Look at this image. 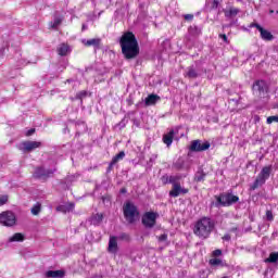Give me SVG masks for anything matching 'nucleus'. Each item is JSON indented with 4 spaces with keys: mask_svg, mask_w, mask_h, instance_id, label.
<instances>
[{
    "mask_svg": "<svg viewBox=\"0 0 278 278\" xmlns=\"http://www.w3.org/2000/svg\"><path fill=\"white\" fill-rule=\"evenodd\" d=\"M122 47V53L126 60H134L140 54V46H138V39L131 31L125 33L119 40Z\"/></svg>",
    "mask_w": 278,
    "mask_h": 278,
    "instance_id": "1",
    "label": "nucleus"
},
{
    "mask_svg": "<svg viewBox=\"0 0 278 278\" xmlns=\"http://www.w3.org/2000/svg\"><path fill=\"white\" fill-rule=\"evenodd\" d=\"M212 231H214V222L210 217H202L195 223L193 228L194 236H198L202 240H206Z\"/></svg>",
    "mask_w": 278,
    "mask_h": 278,
    "instance_id": "2",
    "label": "nucleus"
},
{
    "mask_svg": "<svg viewBox=\"0 0 278 278\" xmlns=\"http://www.w3.org/2000/svg\"><path fill=\"white\" fill-rule=\"evenodd\" d=\"M215 207H231V205L240 201V198L235 195L233 191L222 192L219 195H215Z\"/></svg>",
    "mask_w": 278,
    "mask_h": 278,
    "instance_id": "3",
    "label": "nucleus"
},
{
    "mask_svg": "<svg viewBox=\"0 0 278 278\" xmlns=\"http://www.w3.org/2000/svg\"><path fill=\"white\" fill-rule=\"evenodd\" d=\"M273 173V165L265 166L261 169L255 181L251 186V190H257L261 186H264L268 179H270V174Z\"/></svg>",
    "mask_w": 278,
    "mask_h": 278,
    "instance_id": "4",
    "label": "nucleus"
},
{
    "mask_svg": "<svg viewBox=\"0 0 278 278\" xmlns=\"http://www.w3.org/2000/svg\"><path fill=\"white\" fill-rule=\"evenodd\" d=\"M123 212H124V217L127 220V223H129V225H134L136 223V218L140 216V212H138V206H136L131 202H127L124 205Z\"/></svg>",
    "mask_w": 278,
    "mask_h": 278,
    "instance_id": "5",
    "label": "nucleus"
},
{
    "mask_svg": "<svg viewBox=\"0 0 278 278\" xmlns=\"http://www.w3.org/2000/svg\"><path fill=\"white\" fill-rule=\"evenodd\" d=\"M0 224L4 227H14L16 225V215L12 211H4L0 214Z\"/></svg>",
    "mask_w": 278,
    "mask_h": 278,
    "instance_id": "6",
    "label": "nucleus"
},
{
    "mask_svg": "<svg viewBox=\"0 0 278 278\" xmlns=\"http://www.w3.org/2000/svg\"><path fill=\"white\" fill-rule=\"evenodd\" d=\"M141 223L146 229H153V227H155V223H157V213L155 212L144 213L141 218Z\"/></svg>",
    "mask_w": 278,
    "mask_h": 278,
    "instance_id": "7",
    "label": "nucleus"
},
{
    "mask_svg": "<svg viewBox=\"0 0 278 278\" xmlns=\"http://www.w3.org/2000/svg\"><path fill=\"white\" fill-rule=\"evenodd\" d=\"M40 147H42V142L40 141H24L18 144V150L23 151V153H31V151H36Z\"/></svg>",
    "mask_w": 278,
    "mask_h": 278,
    "instance_id": "8",
    "label": "nucleus"
},
{
    "mask_svg": "<svg viewBox=\"0 0 278 278\" xmlns=\"http://www.w3.org/2000/svg\"><path fill=\"white\" fill-rule=\"evenodd\" d=\"M55 173V168L37 167L34 173L35 179L47 180Z\"/></svg>",
    "mask_w": 278,
    "mask_h": 278,
    "instance_id": "9",
    "label": "nucleus"
},
{
    "mask_svg": "<svg viewBox=\"0 0 278 278\" xmlns=\"http://www.w3.org/2000/svg\"><path fill=\"white\" fill-rule=\"evenodd\" d=\"M211 143L210 141H202V140H193L190 146V151L195 153H201V151H207L210 149Z\"/></svg>",
    "mask_w": 278,
    "mask_h": 278,
    "instance_id": "10",
    "label": "nucleus"
},
{
    "mask_svg": "<svg viewBox=\"0 0 278 278\" xmlns=\"http://www.w3.org/2000/svg\"><path fill=\"white\" fill-rule=\"evenodd\" d=\"M189 190L181 187V185H174L172 186V190L169 191V197L172 199H177L180 194H188Z\"/></svg>",
    "mask_w": 278,
    "mask_h": 278,
    "instance_id": "11",
    "label": "nucleus"
},
{
    "mask_svg": "<svg viewBox=\"0 0 278 278\" xmlns=\"http://www.w3.org/2000/svg\"><path fill=\"white\" fill-rule=\"evenodd\" d=\"M198 36H201V29H199L197 26H190L188 28L187 40H194V38H198Z\"/></svg>",
    "mask_w": 278,
    "mask_h": 278,
    "instance_id": "12",
    "label": "nucleus"
},
{
    "mask_svg": "<svg viewBox=\"0 0 278 278\" xmlns=\"http://www.w3.org/2000/svg\"><path fill=\"white\" fill-rule=\"evenodd\" d=\"M90 225H94V227H99L101 223H103V213H97L90 216L89 218Z\"/></svg>",
    "mask_w": 278,
    "mask_h": 278,
    "instance_id": "13",
    "label": "nucleus"
},
{
    "mask_svg": "<svg viewBox=\"0 0 278 278\" xmlns=\"http://www.w3.org/2000/svg\"><path fill=\"white\" fill-rule=\"evenodd\" d=\"M73 210H75V203L73 202L62 204L56 207V212H62L63 214H68V212H73Z\"/></svg>",
    "mask_w": 278,
    "mask_h": 278,
    "instance_id": "14",
    "label": "nucleus"
},
{
    "mask_svg": "<svg viewBox=\"0 0 278 278\" xmlns=\"http://www.w3.org/2000/svg\"><path fill=\"white\" fill-rule=\"evenodd\" d=\"M258 31L261 34L262 40H266V41L275 40V36H273V33L268 31L267 29H264V27H258Z\"/></svg>",
    "mask_w": 278,
    "mask_h": 278,
    "instance_id": "15",
    "label": "nucleus"
},
{
    "mask_svg": "<svg viewBox=\"0 0 278 278\" xmlns=\"http://www.w3.org/2000/svg\"><path fill=\"white\" fill-rule=\"evenodd\" d=\"M108 251L109 253L118 252V242L116 241V237H110Z\"/></svg>",
    "mask_w": 278,
    "mask_h": 278,
    "instance_id": "16",
    "label": "nucleus"
},
{
    "mask_svg": "<svg viewBox=\"0 0 278 278\" xmlns=\"http://www.w3.org/2000/svg\"><path fill=\"white\" fill-rule=\"evenodd\" d=\"M58 54L64 58L65 55H68L71 53V48L66 43H61L58 49Z\"/></svg>",
    "mask_w": 278,
    "mask_h": 278,
    "instance_id": "17",
    "label": "nucleus"
},
{
    "mask_svg": "<svg viewBox=\"0 0 278 278\" xmlns=\"http://www.w3.org/2000/svg\"><path fill=\"white\" fill-rule=\"evenodd\" d=\"M173 138H175L174 129L169 130V132H167L163 136L164 144H166V147H170V144H173Z\"/></svg>",
    "mask_w": 278,
    "mask_h": 278,
    "instance_id": "18",
    "label": "nucleus"
},
{
    "mask_svg": "<svg viewBox=\"0 0 278 278\" xmlns=\"http://www.w3.org/2000/svg\"><path fill=\"white\" fill-rule=\"evenodd\" d=\"M64 270H48L45 274L46 278H62L64 277Z\"/></svg>",
    "mask_w": 278,
    "mask_h": 278,
    "instance_id": "19",
    "label": "nucleus"
},
{
    "mask_svg": "<svg viewBox=\"0 0 278 278\" xmlns=\"http://www.w3.org/2000/svg\"><path fill=\"white\" fill-rule=\"evenodd\" d=\"M157 101H160V96L157 94H149L146 100H144V104L147 106H150V105H155V103H157Z\"/></svg>",
    "mask_w": 278,
    "mask_h": 278,
    "instance_id": "20",
    "label": "nucleus"
},
{
    "mask_svg": "<svg viewBox=\"0 0 278 278\" xmlns=\"http://www.w3.org/2000/svg\"><path fill=\"white\" fill-rule=\"evenodd\" d=\"M224 14L226 18H233V16H238V14H240V9L231 7L229 10H225Z\"/></svg>",
    "mask_w": 278,
    "mask_h": 278,
    "instance_id": "21",
    "label": "nucleus"
},
{
    "mask_svg": "<svg viewBox=\"0 0 278 278\" xmlns=\"http://www.w3.org/2000/svg\"><path fill=\"white\" fill-rule=\"evenodd\" d=\"M201 75V72L194 70L192 66L187 68L186 77L189 79H197Z\"/></svg>",
    "mask_w": 278,
    "mask_h": 278,
    "instance_id": "22",
    "label": "nucleus"
},
{
    "mask_svg": "<svg viewBox=\"0 0 278 278\" xmlns=\"http://www.w3.org/2000/svg\"><path fill=\"white\" fill-rule=\"evenodd\" d=\"M253 90H256V92H264L266 90V81L264 80H256L253 84Z\"/></svg>",
    "mask_w": 278,
    "mask_h": 278,
    "instance_id": "23",
    "label": "nucleus"
},
{
    "mask_svg": "<svg viewBox=\"0 0 278 278\" xmlns=\"http://www.w3.org/2000/svg\"><path fill=\"white\" fill-rule=\"evenodd\" d=\"M184 176H181V174H176V175H170L169 176V184H172V186H179L181 185V179Z\"/></svg>",
    "mask_w": 278,
    "mask_h": 278,
    "instance_id": "24",
    "label": "nucleus"
},
{
    "mask_svg": "<svg viewBox=\"0 0 278 278\" xmlns=\"http://www.w3.org/2000/svg\"><path fill=\"white\" fill-rule=\"evenodd\" d=\"M205 177H207V174L203 172V169H199L194 175V181L197 182L205 181Z\"/></svg>",
    "mask_w": 278,
    "mask_h": 278,
    "instance_id": "25",
    "label": "nucleus"
},
{
    "mask_svg": "<svg viewBox=\"0 0 278 278\" xmlns=\"http://www.w3.org/2000/svg\"><path fill=\"white\" fill-rule=\"evenodd\" d=\"M23 240H25L23 233L16 232L9 239V242H23Z\"/></svg>",
    "mask_w": 278,
    "mask_h": 278,
    "instance_id": "26",
    "label": "nucleus"
},
{
    "mask_svg": "<svg viewBox=\"0 0 278 278\" xmlns=\"http://www.w3.org/2000/svg\"><path fill=\"white\" fill-rule=\"evenodd\" d=\"M267 264H275L278 262V252H273L269 254V257L265 260Z\"/></svg>",
    "mask_w": 278,
    "mask_h": 278,
    "instance_id": "27",
    "label": "nucleus"
},
{
    "mask_svg": "<svg viewBox=\"0 0 278 278\" xmlns=\"http://www.w3.org/2000/svg\"><path fill=\"white\" fill-rule=\"evenodd\" d=\"M62 21H63L62 17H54V21L50 22V27L52 29H58V27H60L62 25Z\"/></svg>",
    "mask_w": 278,
    "mask_h": 278,
    "instance_id": "28",
    "label": "nucleus"
},
{
    "mask_svg": "<svg viewBox=\"0 0 278 278\" xmlns=\"http://www.w3.org/2000/svg\"><path fill=\"white\" fill-rule=\"evenodd\" d=\"M101 45V39H89L85 42L86 47H99Z\"/></svg>",
    "mask_w": 278,
    "mask_h": 278,
    "instance_id": "29",
    "label": "nucleus"
},
{
    "mask_svg": "<svg viewBox=\"0 0 278 278\" xmlns=\"http://www.w3.org/2000/svg\"><path fill=\"white\" fill-rule=\"evenodd\" d=\"M121 160H125V151H121L118 154L113 156L112 164H118V162H121Z\"/></svg>",
    "mask_w": 278,
    "mask_h": 278,
    "instance_id": "30",
    "label": "nucleus"
},
{
    "mask_svg": "<svg viewBox=\"0 0 278 278\" xmlns=\"http://www.w3.org/2000/svg\"><path fill=\"white\" fill-rule=\"evenodd\" d=\"M40 210H41L40 203H37V204H35V205L31 207L30 212H31V214H33L34 216H38V215L40 214Z\"/></svg>",
    "mask_w": 278,
    "mask_h": 278,
    "instance_id": "31",
    "label": "nucleus"
},
{
    "mask_svg": "<svg viewBox=\"0 0 278 278\" xmlns=\"http://www.w3.org/2000/svg\"><path fill=\"white\" fill-rule=\"evenodd\" d=\"M161 182L163 186H168V184H170V176L168 174H164L161 177Z\"/></svg>",
    "mask_w": 278,
    "mask_h": 278,
    "instance_id": "32",
    "label": "nucleus"
},
{
    "mask_svg": "<svg viewBox=\"0 0 278 278\" xmlns=\"http://www.w3.org/2000/svg\"><path fill=\"white\" fill-rule=\"evenodd\" d=\"M86 97H88V91H86V90L79 91L76 94V99H78L79 101H81V99H86Z\"/></svg>",
    "mask_w": 278,
    "mask_h": 278,
    "instance_id": "33",
    "label": "nucleus"
},
{
    "mask_svg": "<svg viewBox=\"0 0 278 278\" xmlns=\"http://www.w3.org/2000/svg\"><path fill=\"white\" fill-rule=\"evenodd\" d=\"M266 220H268L269 223H273V220H275V217L273 216V211H266Z\"/></svg>",
    "mask_w": 278,
    "mask_h": 278,
    "instance_id": "34",
    "label": "nucleus"
},
{
    "mask_svg": "<svg viewBox=\"0 0 278 278\" xmlns=\"http://www.w3.org/2000/svg\"><path fill=\"white\" fill-rule=\"evenodd\" d=\"M273 123H278V115L267 117V125H270Z\"/></svg>",
    "mask_w": 278,
    "mask_h": 278,
    "instance_id": "35",
    "label": "nucleus"
},
{
    "mask_svg": "<svg viewBox=\"0 0 278 278\" xmlns=\"http://www.w3.org/2000/svg\"><path fill=\"white\" fill-rule=\"evenodd\" d=\"M223 261L220 258H213L210 261L211 266H220Z\"/></svg>",
    "mask_w": 278,
    "mask_h": 278,
    "instance_id": "36",
    "label": "nucleus"
},
{
    "mask_svg": "<svg viewBox=\"0 0 278 278\" xmlns=\"http://www.w3.org/2000/svg\"><path fill=\"white\" fill-rule=\"evenodd\" d=\"M5 203H8V195H0V207L5 205Z\"/></svg>",
    "mask_w": 278,
    "mask_h": 278,
    "instance_id": "37",
    "label": "nucleus"
},
{
    "mask_svg": "<svg viewBox=\"0 0 278 278\" xmlns=\"http://www.w3.org/2000/svg\"><path fill=\"white\" fill-rule=\"evenodd\" d=\"M168 240V235L163 233L159 237V242H166Z\"/></svg>",
    "mask_w": 278,
    "mask_h": 278,
    "instance_id": "38",
    "label": "nucleus"
},
{
    "mask_svg": "<svg viewBox=\"0 0 278 278\" xmlns=\"http://www.w3.org/2000/svg\"><path fill=\"white\" fill-rule=\"evenodd\" d=\"M222 240H224L225 242H230V241H231V235L226 233V235L222 238Z\"/></svg>",
    "mask_w": 278,
    "mask_h": 278,
    "instance_id": "39",
    "label": "nucleus"
},
{
    "mask_svg": "<svg viewBox=\"0 0 278 278\" xmlns=\"http://www.w3.org/2000/svg\"><path fill=\"white\" fill-rule=\"evenodd\" d=\"M219 38H222V40H224V42H226L227 45H229V39L227 38V35L225 34H220Z\"/></svg>",
    "mask_w": 278,
    "mask_h": 278,
    "instance_id": "40",
    "label": "nucleus"
},
{
    "mask_svg": "<svg viewBox=\"0 0 278 278\" xmlns=\"http://www.w3.org/2000/svg\"><path fill=\"white\" fill-rule=\"evenodd\" d=\"M119 239L121 240H129V235L123 232V233L119 235Z\"/></svg>",
    "mask_w": 278,
    "mask_h": 278,
    "instance_id": "41",
    "label": "nucleus"
},
{
    "mask_svg": "<svg viewBox=\"0 0 278 278\" xmlns=\"http://www.w3.org/2000/svg\"><path fill=\"white\" fill-rule=\"evenodd\" d=\"M34 134H36V129L30 128L29 130H27L26 136H34Z\"/></svg>",
    "mask_w": 278,
    "mask_h": 278,
    "instance_id": "42",
    "label": "nucleus"
},
{
    "mask_svg": "<svg viewBox=\"0 0 278 278\" xmlns=\"http://www.w3.org/2000/svg\"><path fill=\"white\" fill-rule=\"evenodd\" d=\"M193 18H194V15L192 14L185 15V21H192Z\"/></svg>",
    "mask_w": 278,
    "mask_h": 278,
    "instance_id": "43",
    "label": "nucleus"
},
{
    "mask_svg": "<svg viewBox=\"0 0 278 278\" xmlns=\"http://www.w3.org/2000/svg\"><path fill=\"white\" fill-rule=\"evenodd\" d=\"M115 165H116V163H112V161H111L109 164V167H108V173H110L114 168Z\"/></svg>",
    "mask_w": 278,
    "mask_h": 278,
    "instance_id": "44",
    "label": "nucleus"
},
{
    "mask_svg": "<svg viewBox=\"0 0 278 278\" xmlns=\"http://www.w3.org/2000/svg\"><path fill=\"white\" fill-rule=\"evenodd\" d=\"M213 255H215V257H218L219 255H223V251H220V250H215V251L213 252Z\"/></svg>",
    "mask_w": 278,
    "mask_h": 278,
    "instance_id": "45",
    "label": "nucleus"
},
{
    "mask_svg": "<svg viewBox=\"0 0 278 278\" xmlns=\"http://www.w3.org/2000/svg\"><path fill=\"white\" fill-rule=\"evenodd\" d=\"M250 27H255V28H257L260 30V27H262V26L260 24H257V23H251Z\"/></svg>",
    "mask_w": 278,
    "mask_h": 278,
    "instance_id": "46",
    "label": "nucleus"
},
{
    "mask_svg": "<svg viewBox=\"0 0 278 278\" xmlns=\"http://www.w3.org/2000/svg\"><path fill=\"white\" fill-rule=\"evenodd\" d=\"M125 119H123L122 122H119V124H118V127H119V129H123L124 127H125Z\"/></svg>",
    "mask_w": 278,
    "mask_h": 278,
    "instance_id": "47",
    "label": "nucleus"
},
{
    "mask_svg": "<svg viewBox=\"0 0 278 278\" xmlns=\"http://www.w3.org/2000/svg\"><path fill=\"white\" fill-rule=\"evenodd\" d=\"M175 166L178 170L181 168V165L179 163H176Z\"/></svg>",
    "mask_w": 278,
    "mask_h": 278,
    "instance_id": "48",
    "label": "nucleus"
},
{
    "mask_svg": "<svg viewBox=\"0 0 278 278\" xmlns=\"http://www.w3.org/2000/svg\"><path fill=\"white\" fill-rule=\"evenodd\" d=\"M122 194H125L127 192V189L123 188L121 189Z\"/></svg>",
    "mask_w": 278,
    "mask_h": 278,
    "instance_id": "49",
    "label": "nucleus"
},
{
    "mask_svg": "<svg viewBox=\"0 0 278 278\" xmlns=\"http://www.w3.org/2000/svg\"><path fill=\"white\" fill-rule=\"evenodd\" d=\"M102 201H103V203H105V201H110V198L103 197V198H102Z\"/></svg>",
    "mask_w": 278,
    "mask_h": 278,
    "instance_id": "50",
    "label": "nucleus"
},
{
    "mask_svg": "<svg viewBox=\"0 0 278 278\" xmlns=\"http://www.w3.org/2000/svg\"><path fill=\"white\" fill-rule=\"evenodd\" d=\"M213 5H216V7H217V5H218V0H214V1H213Z\"/></svg>",
    "mask_w": 278,
    "mask_h": 278,
    "instance_id": "51",
    "label": "nucleus"
},
{
    "mask_svg": "<svg viewBox=\"0 0 278 278\" xmlns=\"http://www.w3.org/2000/svg\"><path fill=\"white\" fill-rule=\"evenodd\" d=\"M84 29H88V26H86V24H83V30Z\"/></svg>",
    "mask_w": 278,
    "mask_h": 278,
    "instance_id": "52",
    "label": "nucleus"
},
{
    "mask_svg": "<svg viewBox=\"0 0 278 278\" xmlns=\"http://www.w3.org/2000/svg\"><path fill=\"white\" fill-rule=\"evenodd\" d=\"M71 83H73V79H67L66 80V84H71Z\"/></svg>",
    "mask_w": 278,
    "mask_h": 278,
    "instance_id": "53",
    "label": "nucleus"
},
{
    "mask_svg": "<svg viewBox=\"0 0 278 278\" xmlns=\"http://www.w3.org/2000/svg\"><path fill=\"white\" fill-rule=\"evenodd\" d=\"M230 231H238V228H231Z\"/></svg>",
    "mask_w": 278,
    "mask_h": 278,
    "instance_id": "54",
    "label": "nucleus"
},
{
    "mask_svg": "<svg viewBox=\"0 0 278 278\" xmlns=\"http://www.w3.org/2000/svg\"><path fill=\"white\" fill-rule=\"evenodd\" d=\"M254 118H255V121H260V116H257V115Z\"/></svg>",
    "mask_w": 278,
    "mask_h": 278,
    "instance_id": "55",
    "label": "nucleus"
},
{
    "mask_svg": "<svg viewBox=\"0 0 278 278\" xmlns=\"http://www.w3.org/2000/svg\"><path fill=\"white\" fill-rule=\"evenodd\" d=\"M153 160H157V155H154Z\"/></svg>",
    "mask_w": 278,
    "mask_h": 278,
    "instance_id": "56",
    "label": "nucleus"
},
{
    "mask_svg": "<svg viewBox=\"0 0 278 278\" xmlns=\"http://www.w3.org/2000/svg\"><path fill=\"white\" fill-rule=\"evenodd\" d=\"M222 278H229V277H227V276H223Z\"/></svg>",
    "mask_w": 278,
    "mask_h": 278,
    "instance_id": "57",
    "label": "nucleus"
},
{
    "mask_svg": "<svg viewBox=\"0 0 278 278\" xmlns=\"http://www.w3.org/2000/svg\"><path fill=\"white\" fill-rule=\"evenodd\" d=\"M269 12H270V14H273V12H274V11H273V10H270Z\"/></svg>",
    "mask_w": 278,
    "mask_h": 278,
    "instance_id": "58",
    "label": "nucleus"
},
{
    "mask_svg": "<svg viewBox=\"0 0 278 278\" xmlns=\"http://www.w3.org/2000/svg\"><path fill=\"white\" fill-rule=\"evenodd\" d=\"M276 14H278V11H276Z\"/></svg>",
    "mask_w": 278,
    "mask_h": 278,
    "instance_id": "59",
    "label": "nucleus"
}]
</instances>
